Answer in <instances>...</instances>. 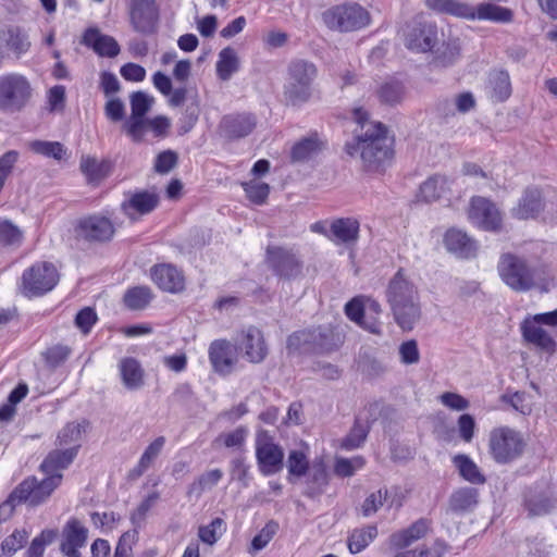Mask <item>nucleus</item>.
<instances>
[{"label": "nucleus", "mask_w": 557, "mask_h": 557, "mask_svg": "<svg viewBox=\"0 0 557 557\" xmlns=\"http://www.w3.org/2000/svg\"><path fill=\"white\" fill-rule=\"evenodd\" d=\"M352 115L364 132L358 134L354 143L346 144V152L351 157L359 154L369 172L384 171L394 154L393 140L387 136L386 127L379 122H368V112L362 108H356Z\"/></svg>", "instance_id": "f257e3e1"}, {"label": "nucleus", "mask_w": 557, "mask_h": 557, "mask_svg": "<svg viewBox=\"0 0 557 557\" xmlns=\"http://www.w3.org/2000/svg\"><path fill=\"white\" fill-rule=\"evenodd\" d=\"M497 271L502 281L518 293L531 289L546 293L552 286L553 278L547 264L532 263L523 256L512 252L500 255Z\"/></svg>", "instance_id": "f03ea898"}, {"label": "nucleus", "mask_w": 557, "mask_h": 557, "mask_svg": "<svg viewBox=\"0 0 557 557\" xmlns=\"http://www.w3.org/2000/svg\"><path fill=\"white\" fill-rule=\"evenodd\" d=\"M318 75L317 66L306 60H294L288 64L284 84V98L287 104L299 107L312 96V84Z\"/></svg>", "instance_id": "7ed1b4c3"}, {"label": "nucleus", "mask_w": 557, "mask_h": 557, "mask_svg": "<svg viewBox=\"0 0 557 557\" xmlns=\"http://www.w3.org/2000/svg\"><path fill=\"white\" fill-rule=\"evenodd\" d=\"M33 88L28 78L20 73L0 75V112L15 114L30 102Z\"/></svg>", "instance_id": "20e7f679"}, {"label": "nucleus", "mask_w": 557, "mask_h": 557, "mask_svg": "<svg viewBox=\"0 0 557 557\" xmlns=\"http://www.w3.org/2000/svg\"><path fill=\"white\" fill-rule=\"evenodd\" d=\"M321 18L330 30L339 33L356 32L370 23L369 12L358 3L333 5L322 12Z\"/></svg>", "instance_id": "39448f33"}, {"label": "nucleus", "mask_w": 557, "mask_h": 557, "mask_svg": "<svg viewBox=\"0 0 557 557\" xmlns=\"http://www.w3.org/2000/svg\"><path fill=\"white\" fill-rule=\"evenodd\" d=\"M59 277V272L53 263L36 262L24 271L21 293L27 298L40 297L54 288Z\"/></svg>", "instance_id": "423d86ee"}, {"label": "nucleus", "mask_w": 557, "mask_h": 557, "mask_svg": "<svg viewBox=\"0 0 557 557\" xmlns=\"http://www.w3.org/2000/svg\"><path fill=\"white\" fill-rule=\"evenodd\" d=\"M256 460L259 472L270 476L281 472L284 468V449L269 431L258 429L255 435Z\"/></svg>", "instance_id": "0eeeda50"}, {"label": "nucleus", "mask_w": 557, "mask_h": 557, "mask_svg": "<svg viewBox=\"0 0 557 557\" xmlns=\"http://www.w3.org/2000/svg\"><path fill=\"white\" fill-rule=\"evenodd\" d=\"M488 448L497 463H508L522 454L524 442L518 431L508 426H500L491 431Z\"/></svg>", "instance_id": "6e6552de"}, {"label": "nucleus", "mask_w": 557, "mask_h": 557, "mask_svg": "<svg viewBox=\"0 0 557 557\" xmlns=\"http://www.w3.org/2000/svg\"><path fill=\"white\" fill-rule=\"evenodd\" d=\"M265 252L269 268L280 278L293 281L304 275V261L294 248L270 245Z\"/></svg>", "instance_id": "1a4fd4ad"}, {"label": "nucleus", "mask_w": 557, "mask_h": 557, "mask_svg": "<svg viewBox=\"0 0 557 557\" xmlns=\"http://www.w3.org/2000/svg\"><path fill=\"white\" fill-rule=\"evenodd\" d=\"M159 8L154 0H132L129 21L134 30L143 35H153L159 26Z\"/></svg>", "instance_id": "9d476101"}, {"label": "nucleus", "mask_w": 557, "mask_h": 557, "mask_svg": "<svg viewBox=\"0 0 557 557\" xmlns=\"http://www.w3.org/2000/svg\"><path fill=\"white\" fill-rule=\"evenodd\" d=\"M287 343L289 348L304 347L306 350L319 352L330 351L335 346L333 331L326 326L295 332Z\"/></svg>", "instance_id": "9b49d317"}, {"label": "nucleus", "mask_w": 557, "mask_h": 557, "mask_svg": "<svg viewBox=\"0 0 557 557\" xmlns=\"http://www.w3.org/2000/svg\"><path fill=\"white\" fill-rule=\"evenodd\" d=\"M469 220L483 231L496 232L500 230L503 218L498 208L484 197H473L469 208Z\"/></svg>", "instance_id": "f8f14e48"}, {"label": "nucleus", "mask_w": 557, "mask_h": 557, "mask_svg": "<svg viewBox=\"0 0 557 557\" xmlns=\"http://www.w3.org/2000/svg\"><path fill=\"white\" fill-rule=\"evenodd\" d=\"M257 123V116L250 112L230 113L221 119L219 134L226 140H238L249 136Z\"/></svg>", "instance_id": "ddd939ff"}, {"label": "nucleus", "mask_w": 557, "mask_h": 557, "mask_svg": "<svg viewBox=\"0 0 557 557\" xmlns=\"http://www.w3.org/2000/svg\"><path fill=\"white\" fill-rule=\"evenodd\" d=\"M437 41V28L434 24L413 22L407 25L405 45L417 52L431 51Z\"/></svg>", "instance_id": "4468645a"}, {"label": "nucleus", "mask_w": 557, "mask_h": 557, "mask_svg": "<svg viewBox=\"0 0 557 557\" xmlns=\"http://www.w3.org/2000/svg\"><path fill=\"white\" fill-rule=\"evenodd\" d=\"M160 202L157 193L150 190H136L127 194L121 203V210L132 221H137L143 215L152 212Z\"/></svg>", "instance_id": "2eb2a0df"}, {"label": "nucleus", "mask_w": 557, "mask_h": 557, "mask_svg": "<svg viewBox=\"0 0 557 557\" xmlns=\"http://www.w3.org/2000/svg\"><path fill=\"white\" fill-rule=\"evenodd\" d=\"M114 232L111 220L101 215H90L82 219L76 227L77 236L89 242L110 240Z\"/></svg>", "instance_id": "dca6fc26"}, {"label": "nucleus", "mask_w": 557, "mask_h": 557, "mask_svg": "<svg viewBox=\"0 0 557 557\" xmlns=\"http://www.w3.org/2000/svg\"><path fill=\"white\" fill-rule=\"evenodd\" d=\"M237 344L249 362L260 363L268 355V346L263 333L256 326H248L243 330Z\"/></svg>", "instance_id": "f3484780"}, {"label": "nucleus", "mask_w": 557, "mask_h": 557, "mask_svg": "<svg viewBox=\"0 0 557 557\" xmlns=\"http://www.w3.org/2000/svg\"><path fill=\"white\" fill-rule=\"evenodd\" d=\"M386 300L389 307L420 300L418 288L407 278L403 269H399L389 281Z\"/></svg>", "instance_id": "a211bd4d"}, {"label": "nucleus", "mask_w": 557, "mask_h": 557, "mask_svg": "<svg viewBox=\"0 0 557 557\" xmlns=\"http://www.w3.org/2000/svg\"><path fill=\"white\" fill-rule=\"evenodd\" d=\"M209 360L215 372L230 374L238 361L236 348L228 341H214L209 347Z\"/></svg>", "instance_id": "6ab92c4d"}, {"label": "nucleus", "mask_w": 557, "mask_h": 557, "mask_svg": "<svg viewBox=\"0 0 557 557\" xmlns=\"http://www.w3.org/2000/svg\"><path fill=\"white\" fill-rule=\"evenodd\" d=\"M151 278L164 292L178 293L184 288V275L172 264L162 263L152 267Z\"/></svg>", "instance_id": "aec40b11"}, {"label": "nucleus", "mask_w": 557, "mask_h": 557, "mask_svg": "<svg viewBox=\"0 0 557 557\" xmlns=\"http://www.w3.org/2000/svg\"><path fill=\"white\" fill-rule=\"evenodd\" d=\"M544 209L542 193L537 188H527L516 207L511 209V214L518 220H528L536 218Z\"/></svg>", "instance_id": "412c9836"}, {"label": "nucleus", "mask_w": 557, "mask_h": 557, "mask_svg": "<svg viewBox=\"0 0 557 557\" xmlns=\"http://www.w3.org/2000/svg\"><path fill=\"white\" fill-rule=\"evenodd\" d=\"M63 534L61 550L67 557H79L78 548L85 545L88 530L77 519H71L64 527Z\"/></svg>", "instance_id": "4be33fe9"}, {"label": "nucleus", "mask_w": 557, "mask_h": 557, "mask_svg": "<svg viewBox=\"0 0 557 557\" xmlns=\"http://www.w3.org/2000/svg\"><path fill=\"white\" fill-rule=\"evenodd\" d=\"M431 529V522L421 518L413 522L407 529L393 533L389 537V544L393 548L403 549L412 543L423 539Z\"/></svg>", "instance_id": "5701e85b"}, {"label": "nucleus", "mask_w": 557, "mask_h": 557, "mask_svg": "<svg viewBox=\"0 0 557 557\" xmlns=\"http://www.w3.org/2000/svg\"><path fill=\"white\" fill-rule=\"evenodd\" d=\"M523 339L542 351L553 354L556 350V342L552 335L534 321L524 320L521 324Z\"/></svg>", "instance_id": "b1692460"}, {"label": "nucleus", "mask_w": 557, "mask_h": 557, "mask_svg": "<svg viewBox=\"0 0 557 557\" xmlns=\"http://www.w3.org/2000/svg\"><path fill=\"white\" fill-rule=\"evenodd\" d=\"M82 44L94 49L101 57L113 58L120 53L117 41L101 34L97 28H88L83 36Z\"/></svg>", "instance_id": "393cba45"}, {"label": "nucleus", "mask_w": 557, "mask_h": 557, "mask_svg": "<svg viewBox=\"0 0 557 557\" xmlns=\"http://www.w3.org/2000/svg\"><path fill=\"white\" fill-rule=\"evenodd\" d=\"M0 39L16 58L25 54L32 46L28 32L17 25H10L1 30Z\"/></svg>", "instance_id": "a878e982"}, {"label": "nucleus", "mask_w": 557, "mask_h": 557, "mask_svg": "<svg viewBox=\"0 0 557 557\" xmlns=\"http://www.w3.org/2000/svg\"><path fill=\"white\" fill-rule=\"evenodd\" d=\"M359 222L356 219H336L330 225L329 239L335 244H355L359 237Z\"/></svg>", "instance_id": "bb28decb"}, {"label": "nucleus", "mask_w": 557, "mask_h": 557, "mask_svg": "<svg viewBox=\"0 0 557 557\" xmlns=\"http://www.w3.org/2000/svg\"><path fill=\"white\" fill-rule=\"evenodd\" d=\"M119 371L125 388L137 391L144 386L145 371L137 359L133 357L122 358L119 361Z\"/></svg>", "instance_id": "cd10ccee"}, {"label": "nucleus", "mask_w": 557, "mask_h": 557, "mask_svg": "<svg viewBox=\"0 0 557 557\" xmlns=\"http://www.w3.org/2000/svg\"><path fill=\"white\" fill-rule=\"evenodd\" d=\"M78 453V446H70L64 449H55L48 454L40 469L47 474H60L59 471L67 468Z\"/></svg>", "instance_id": "c85d7f7f"}, {"label": "nucleus", "mask_w": 557, "mask_h": 557, "mask_svg": "<svg viewBox=\"0 0 557 557\" xmlns=\"http://www.w3.org/2000/svg\"><path fill=\"white\" fill-rule=\"evenodd\" d=\"M444 243L449 251L460 258H471L475 256V242L460 230L451 228L447 231Z\"/></svg>", "instance_id": "c756f323"}, {"label": "nucleus", "mask_w": 557, "mask_h": 557, "mask_svg": "<svg viewBox=\"0 0 557 557\" xmlns=\"http://www.w3.org/2000/svg\"><path fill=\"white\" fill-rule=\"evenodd\" d=\"M391 310L396 324L406 332L413 330L422 315L420 300L397 305Z\"/></svg>", "instance_id": "7c9ffc66"}, {"label": "nucleus", "mask_w": 557, "mask_h": 557, "mask_svg": "<svg viewBox=\"0 0 557 557\" xmlns=\"http://www.w3.org/2000/svg\"><path fill=\"white\" fill-rule=\"evenodd\" d=\"M323 148L324 141L318 133H311L293 146L290 157L294 162H305L318 156Z\"/></svg>", "instance_id": "2f4dec72"}, {"label": "nucleus", "mask_w": 557, "mask_h": 557, "mask_svg": "<svg viewBox=\"0 0 557 557\" xmlns=\"http://www.w3.org/2000/svg\"><path fill=\"white\" fill-rule=\"evenodd\" d=\"M429 9L456 17L473 21V5L460 0H425Z\"/></svg>", "instance_id": "473e14b6"}, {"label": "nucleus", "mask_w": 557, "mask_h": 557, "mask_svg": "<svg viewBox=\"0 0 557 557\" xmlns=\"http://www.w3.org/2000/svg\"><path fill=\"white\" fill-rule=\"evenodd\" d=\"M165 444V437L159 436L153 440L145 449L138 463L128 472L131 480H137L140 478L154 462L158 456L161 454Z\"/></svg>", "instance_id": "72a5a7b5"}, {"label": "nucleus", "mask_w": 557, "mask_h": 557, "mask_svg": "<svg viewBox=\"0 0 557 557\" xmlns=\"http://www.w3.org/2000/svg\"><path fill=\"white\" fill-rule=\"evenodd\" d=\"M488 89L491 98L497 102L505 101L511 95L509 74L505 71H492L488 75Z\"/></svg>", "instance_id": "f704fd0d"}, {"label": "nucleus", "mask_w": 557, "mask_h": 557, "mask_svg": "<svg viewBox=\"0 0 557 557\" xmlns=\"http://www.w3.org/2000/svg\"><path fill=\"white\" fill-rule=\"evenodd\" d=\"M453 463L457 468L461 478L471 484H484L486 479L476 463L467 455L459 454L453 458Z\"/></svg>", "instance_id": "c9c22d12"}, {"label": "nucleus", "mask_w": 557, "mask_h": 557, "mask_svg": "<svg viewBox=\"0 0 557 557\" xmlns=\"http://www.w3.org/2000/svg\"><path fill=\"white\" fill-rule=\"evenodd\" d=\"M473 20L508 23L512 20L511 10L492 3H480L473 7Z\"/></svg>", "instance_id": "e433bc0d"}, {"label": "nucleus", "mask_w": 557, "mask_h": 557, "mask_svg": "<svg viewBox=\"0 0 557 557\" xmlns=\"http://www.w3.org/2000/svg\"><path fill=\"white\" fill-rule=\"evenodd\" d=\"M448 186L449 181L446 176L433 175L421 184L418 197L425 202L437 200L446 193Z\"/></svg>", "instance_id": "4c0bfd02"}, {"label": "nucleus", "mask_w": 557, "mask_h": 557, "mask_svg": "<svg viewBox=\"0 0 557 557\" xmlns=\"http://www.w3.org/2000/svg\"><path fill=\"white\" fill-rule=\"evenodd\" d=\"M478 504V491L473 487H461L449 498V508L458 513L471 511Z\"/></svg>", "instance_id": "58836bf2"}, {"label": "nucleus", "mask_w": 557, "mask_h": 557, "mask_svg": "<svg viewBox=\"0 0 557 557\" xmlns=\"http://www.w3.org/2000/svg\"><path fill=\"white\" fill-rule=\"evenodd\" d=\"M377 536V529L375 525H367L361 529H356L348 537V549L351 554L362 552L375 537Z\"/></svg>", "instance_id": "ea45409f"}, {"label": "nucleus", "mask_w": 557, "mask_h": 557, "mask_svg": "<svg viewBox=\"0 0 557 557\" xmlns=\"http://www.w3.org/2000/svg\"><path fill=\"white\" fill-rule=\"evenodd\" d=\"M238 57L231 47L222 49L216 62V73L222 81H228L238 70Z\"/></svg>", "instance_id": "a19ab883"}, {"label": "nucleus", "mask_w": 557, "mask_h": 557, "mask_svg": "<svg viewBox=\"0 0 557 557\" xmlns=\"http://www.w3.org/2000/svg\"><path fill=\"white\" fill-rule=\"evenodd\" d=\"M124 304L132 310L144 309L152 299L151 289L147 286L129 288L124 295Z\"/></svg>", "instance_id": "79ce46f5"}, {"label": "nucleus", "mask_w": 557, "mask_h": 557, "mask_svg": "<svg viewBox=\"0 0 557 557\" xmlns=\"http://www.w3.org/2000/svg\"><path fill=\"white\" fill-rule=\"evenodd\" d=\"M223 478L220 469H212L202 473L189 487V494L200 496L203 492L212 490Z\"/></svg>", "instance_id": "37998d69"}, {"label": "nucleus", "mask_w": 557, "mask_h": 557, "mask_svg": "<svg viewBox=\"0 0 557 557\" xmlns=\"http://www.w3.org/2000/svg\"><path fill=\"white\" fill-rule=\"evenodd\" d=\"M286 467L289 476H304L309 470V460L306 453L300 449H292L288 453Z\"/></svg>", "instance_id": "c03bdc74"}, {"label": "nucleus", "mask_w": 557, "mask_h": 557, "mask_svg": "<svg viewBox=\"0 0 557 557\" xmlns=\"http://www.w3.org/2000/svg\"><path fill=\"white\" fill-rule=\"evenodd\" d=\"M129 103L132 110V116L145 117V115L151 110L154 98L145 91H134L129 96Z\"/></svg>", "instance_id": "a18cd8bd"}, {"label": "nucleus", "mask_w": 557, "mask_h": 557, "mask_svg": "<svg viewBox=\"0 0 557 557\" xmlns=\"http://www.w3.org/2000/svg\"><path fill=\"white\" fill-rule=\"evenodd\" d=\"M384 504L388 507L393 506V502H388V491L386 488L371 493L362 503L361 511L364 517L374 515Z\"/></svg>", "instance_id": "49530a36"}, {"label": "nucleus", "mask_w": 557, "mask_h": 557, "mask_svg": "<svg viewBox=\"0 0 557 557\" xmlns=\"http://www.w3.org/2000/svg\"><path fill=\"white\" fill-rule=\"evenodd\" d=\"M83 426L79 423H67L58 434L57 445L60 447L78 446L81 447Z\"/></svg>", "instance_id": "de8ad7c7"}, {"label": "nucleus", "mask_w": 557, "mask_h": 557, "mask_svg": "<svg viewBox=\"0 0 557 557\" xmlns=\"http://www.w3.org/2000/svg\"><path fill=\"white\" fill-rule=\"evenodd\" d=\"M557 505V498L541 494L527 499L530 515L542 516L548 513Z\"/></svg>", "instance_id": "09e8293b"}, {"label": "nucleus", "mask_w": 557, "mask_h": 557, "mask_svg": "<svg viewBox=\"0 0 557 557\" xmlns=\"http://www.w3.org/2000/svg\"><path fill=\"white\" fill-rule=\"evenodd\" d=\"M28 147L35 153L57 160L62 159L64 153L63 146L59 141L33 140Z\"/></svg>", "instance_id": "8fccbe9b"}, {"label": "nucleus", "mask_w": 557, "mask_h": 557, "mask_svg": "<svg viewBox=\"0 0 557 557\" xmlns=\"http://www.w3.org/2000/svg\"><path fill=\"white\" fill-rule=\"evenodd\" d=\"M57 535V530H44L32 541L30 546L26 552L27 557H41L44 555L45 547L51 544L55 540Z\"/></svg>", "instance_id": "3c124183"}, {"label": "nucleus", "mask_w": 557, "mask_h": 557, "mask_svg": "<svg viewBox=\"0 0 557 557\" xmlns=\"http://www.w3.org/2000/svg\"><path fill=\"white\" fill-rule=\"evenodd\" d=\"M23 233L9 220H0V243L4 246H20Z\"/></svg>", "instance_id": "603ef678"}, {"label": "nucleus", "mask_w": 557, "mask_h": 557, "mask_svg": "<svg viewBox=\"0 0 557 557\" xmlns=\"http://www.w3.org/2000/svg\"><path fill=\"white\" fill-rule=\"evenodd\" d=\"M277 530L278 524L275 521H269L261 529V531L252 539L251 545L249 547V553L255 555L259 550L263 549L273 539Z\"/></svg>", "instance_id": "864d4df0"}, {"label": "nucleus", "mask_w": 557, "mask_h": 557, "mask_svg": "<svg viewBox=\"0 0 557 557\" xmlns=\"http://www.w3.org/2000/svg\"><path fill=\"white\" fill-rule=\"evenodd\" d=\"M459 58V47L455 42L443 44L436 51L434 63L446 67L454 64Z\"/></svg>", "instance_id": "5fc2aeb1"}, {"label": "nucleus", "mask_w": 557, "mask_h": 557, "mask_svg": "<svg viewBox=\"0 0 557 557\" xmlns=\"http://www.w3.org/2000/svg\"><path fill=\"white\" fill-rule=\"evenodd\" d=\"M377 94L381 102L394 106L403 100L405 90L400 83L392 82L384 84Z\"/></svg>", "instance_id": "6e6d98bb"}, {"label": "nucleus", "mask_w": 557, "mask_h": 557, "mask_svg": "<svg viewBox=\"0 0 557 557\" xmlns=\"http://www.w3.org/2000/svg\"><path fill=\"white\" fill-rule=\"evenodd\" d=\"M248 436L246 426H238L232 432L222 433L215 440L216 443H222L227 448H242Z\"/></svg>", "instance_id": "4d7b16f0"}, {"label": "nucleus", "mask_w": 557, "mask_h": 557, "mask_svg": "<svg viewBox=\"0 0 557 557\" xmlns=\"http://www.w3.org/2000/svg\"><path fill=\"white\" fill-rule=\"evenodd\" d=\"M247 197L256 205H262L270 193L268 184L258 181H251L243 184Z\"/></svg>", "instance_id": "13d9d810"}, {"label": "nucleus", "mask_w": 557, "mask_h": 557, "mask_svg": "<svg viewBox=\"0 0 557 557\" xmlns=\"http://www.w3.org/2000/svg\"><path fill=\"white\" fill-rule=\"evenodd\" d=\"M27 539L28 533L25 530H15L1 543V550L7 555H12L24 546Z\"/></svg>", "instance_id": "bf43d9fd"}, {"label": "nucleus", "mask_w": 557, "mask_h": 557, "mask_svg": "<svg viewBox=\"0 0 557 557\" xmlns=\"http://www.w3.org/2000/svg\"><path fill=\"white\" fill-rule=\"evenodd\" d=\"M364 465L362 457H355L351 459L337 458L334 466V471L339 476H351L356 470L361 469Z\"/></svg>", "instance_id": "052dcab7"}, {"label": "nucleus", "mask_w": 557, "mask_h": 557, "mask_svg": "<svg viewBox=\"0 0 557 557\" xmlns=\"http://www.w3.org/2000/svg\"><path fill=\"white\" fill-rule=\"evenodd\" d=\"M126 134L136 143L140 141L148 128V122L145 117H129L123 125Z\"/></svg>", "instance_id": "680f3d73"}, {"label": "nucleus", "mask_w": 557, "mask_h": 557, "mask_svg": "<svg viewBox=\"0 0 557 557\" xmlns=\"http://www.w3.org/2000/svg\"><path fill=\"white\" fill-rule=\"evenodd\" d=\"M223 524L224 521L221 518H215L208 525L200 527L198 531L200 540L209 545L214 544L219 539L218 532L221 533Z\"/></svg>", "instance_id": "e2e57ef3"}, {"label": "nucleus", "mask_w": 557, "mask_h": 557, "mask_svg": "<svg viewBox=\"0 0 557 557\" xmlns=\"http://www.w3.org/2000/svg\"><path fill=\"white\" fill-rule=\"evenodd\" d=\"M399 357L404 364H416L420 360L418 343L414 339L404 342L399 346Z\"/></svg>", "instance_id": "0e129e2a"}, {"label": "nucleus", "mask_w": 557, "mask_h": 557, "mask_svg": "<svg viewBox=\"0 0 557 557\" xmlns=\"http://www.w3.org/2000/svg\"><path fill=\"white\" fill-rule=\"evenodd\" d=\"M136 540V531H127L123 533L116 544L113 557H133V545Z\"/></svg>", "instance_id": "69168bd1"}, {"label": "nucleus", "mask_w": 557, "mask_h": 557, "mask_svg": "<svg viewBox=\"0 0 557 557\" xmlns=\"http://www.w3.org/2000/svg\"><path fill=\"white\" fill-rule=\"evenodd\" d=\"M49 111H63L65 107V87L57 85L51 87L47 94Z\"/></svg>", "instance_id": "338daca9"}, {"label": "nucleus", "mask_w": 557, "mask_h": 557, "mask_svg": "<svg viewBox=\"0 0 557 557\" xmlns=\"http://www.w3.org/2000/svg\"><path fill=\"white\" fill-rule=\"evenodd\" d=\"M368 434L367 428L357 423L343 441L342 446L346 449H355L362 445Z\"/></svg>", "instance_id": "774afa93"}]
</instances>
